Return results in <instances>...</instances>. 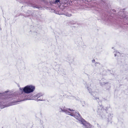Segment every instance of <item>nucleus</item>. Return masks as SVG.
I'll list each match as a JSON object with an SVG mask.
<instances>
[{"instance_id": "4be33fe9", "label": "nucleus", "mask_w": 128, "mask_h": 128, "mask_svg": "<svg viewBox=\"0 0 128 128\" xmlns=\"http://www.w3.org/2000/svg\"><path fill=\"white\" fill-rule=\"evenodd\" d=\"M43 1L44 2L45 0H43Z\"/></svg>"}, {"instance_id": "9b49d317", "label": "nucleus", "mask_w": 128, "mask_h": 128, "mask_svg": "<svg viewBox=\"0 0 128 128\" xmlns=\"http://www.w3.org/2000/svg\"><path fill=\"white\" fill-rule=\"evenodd\" d=\"M64 15L66 16H67L68 17H70L72 15L71 14H69L68 13H66Z\"/></svg>"}, {"instance_id": "6e6552de", "label": "nucleus", "mask_w": 128, "mask_h": 128, "mask_svg": "<svg viewBox=\"0 0 128 128\" xmlns=\"http://www.w3.org/2000/svg\"><path fill=\"white\" fill-rule=\"evenodd\" d=\"M58 2L60 4H67L68 2L67 0H56L54 3L56 4Z\"/></svg>"}, {"instance_id": "dca6fc26", "label": "nucleus", "mask_w": 128, "mask_h": 128, "mask_svg": "<svg viewBox=\"0 0 128 128\" xmlns=\"http://www.w3.org/2000/svg\"><path fill=\"white\" fill-rule=\"evenodd\" d=\"M8 92V91H6L5 92H5V93H6L7 92Z\"/></svg>"}, {"instance_id": "aec40b11", "label": "nucleus", "mask_w": 128, "mask_h": 128, "mask_svg": "<svg viewBox=\"0 0 128 128\" xmlns=\"http://www.w3.org/2000/svg\"><path fill=\"white\" fill-rule=\"evenodd\" d=\"M55 13H56V14H58V13H57V12H55Z\"/></svg>"}, {"instance_id": "4468645a", "label": "nucleus", "mask_w": 128, "mask_h": 128, "mask_svg": "<svg viewBox=\"0 0 128 128\" xmlns=\"http://www.w3.org/2000/svg\"><path fill=\"white\" fill-rule=\"evenodd\" d=\"M112 116L111 115V114H110V116L108 118V120H109V119L110 120L112 119Z\"/></svg>"}, {"instance_id": "f257e3e1", "label": "nucleus", "mask_w": 128, "mask_h": 128, "mask_svg": "<svg viewBox=\"0 0 128 128\" xmlns=\"http://www.w3.org/2000/svg\"><path fill=\"white\" fill-rule=\"evenodd\" d=\"M62 112H65L66 114L74 116L79 121V122L82 124V127L84 128H91L92 125L89 123L86 122L84 119L81 118L80 115L77 111H75L70 108H67L65 107L60 108Z\"/></svg>"}, {"instance_id": "f03ea898", "label": "nucleus", "mask_w": 128, "mask_h": 128, "mask_svg": "<svg viewBox=\"0 0 128 128\" xmlns=\"http://www.w3.org/2000/svg\"><path fill=\"white\" fill-rule=\"evenodd\" d=\"M17 99V97L15 94H9L7 95V96H6V97L5 98V100H7V102L8 101H11L13 100V101H12L13 103H16L22 100H16Z\"/></svg>"}, {"instance_id": "0eeeda50", "label": "nucleus", "mask_w": 128, "mask_h": 128, "mask_svg": "<svg viewBox=\"0 0 128 128\" xmlns=\"http://www.w3.org/2000/svg\"><path fill=\"white\" fill-rule=\"evenodd\" d=\"M100 111L101 112L99 114L100 116H101V117L102 119L105 118H106L105 115V114L106 113V110L102 109H101Z\"/></svg>"}, {"instance_id": "6ab92c4d", "label": "nucleus", "mask_w": 128, "mask_h": 128, "mask_svg": "<svg viewBox=\"0 0 128 128\" xmlns=\"http://www.w3.org/2000/svg\"><path fill=\"white\" fill-rule=\"evenodd\" d=\"M99 100V99H97V100H96L97 101H98V102H98V100Z\"/></svg>"}, {"instance_id": "423d86ee", "label": "nucleus", "mask_w": 128, "mask_h": 128, "mask_svg": "<svg viewBox=\"0 0 128 128\" xmlns=\"http://www.w3.org/2000/svg\"><path fill=\"white\" fill-rule=\"evenodd\" d=\"M90 86H88L87 87V88L89 92L92 96H93L94 98L93 99H96L97 100V99H99V98L96 97L95 96L97 95L98 93L95 92H93L92 91V90L90 88Z\"/></svg>"}, {"instance_id": "39448f33", "label": "nucleus", "mask_w": 128, "mask_h": 128, "mask_svg": "<svg viewBox=\"0 0 128 128\" xmlns=\"http://www.w3.org/2000/svg\"><path fill=\"white\" fill-rule=\"evenodd\" d=\"M100 83L101 86H107V87L106 88L107 90L110 88V84L106 81V80L104 78H102L101 80H100Z\"/></svg>"}, {"instance_id": "1a4fd4ad", "label": "nucleus", "mask_w": 128, "mask_h": 128, "mask_svg": "<svg viewBox=\"0 0 128 128\" xmlns=\"http://www.w3.org/2000/svg\"><path fill=\"white\" fill-rule=\"evenodd\" d=\"M28 5L29 6L33 7L34 8H37L38 9H40L42 8L41 6H37V5H34V4L31 3L30 2H28Z\"/></svg>"}, {"instance_id": "ddd939ff", "label": "nucleus", "mask_w": 128, "mask_h": 128, "mask_svg": "<svg viewBox=\"0 0 128 128\" xmlns=\"http://www.w3.org/2000/svg\"><path fill=\"white\" fill-rule=\"evenodd\" d=\"M120 54V53L119 52H117L116 54H114V56H118Z\"/></svg>"}, {"instance_id": "2eb2a0df", "label": "nucleus", "mask_w": 128, "mask_h": 128, "mask_svg": "<svg viewBox=\"0 0 128 128\" xmlns=\"http://www.w3.org/2000/svg\"><path fill=\"white\" fill-rule=\"evenodd\" d=\"M20 90H22V91L23 90L24 91V88H20Z\"/></svg>"}, {"instance_id": "20e7f679", "label": "nucleus", "mask_w": 128, "mask_h": 128, "mask_svg": "<svg viewBox=\"0 0 128 128\" xmlns=\"http://www.w3.org/2000/svg\"><path fill=\"white\" fill-rule=\"evenodd\" d=\"M44 95V94L40 93L33 96L32 98V99L37 101L45 100L43 98V96Z\"/></svg>"}, {"instance_id": "a211bd4d", "label": "nucleus", "mask_w": 128, "mask_h": 128, "mask_svg": "<svg viewBox=\"0 0 128 128\" xmlns=\"http://www.w3.org/2000/svg\"><path fill=\"white\" fill-rule=\"evenodd\" d=\"M2 93H0V96L2 95Z\"/></svg>"}, {"instance_id": "412c9836", "label": "nucleus", "mask_w": 128, "mask_h": 128, "mask_svg": "<svg viewBox=\"0 0 128 128\" xmlns=\"http://www.w3.org/2000/svg\"><path fill=\"white\" fill-rule=\"evenodd\" d=\"M114 11L115 10H113Z\"/></svg>"}, {"instance_id": "7ed1b4c3", "label": "nucleus", "mask_w": 128, "mask_h": 128, "mask_svg": "<svg viewBox=\"0 0 128 128\" xmlns=\"http://www.w3.org/2000/svg\"><path fill=\"white\" fill-rule=\"evenodd\" d=\"M35 86H34L30 85H28L24 88V92L27 94H29L35 90Z\"/></svg>"}, {"instance_id": "f3484780", "label": "nucleus", "mask_w": 128, "mask_h": 128, "mask_svg": "<svg viewBox=\"0 0 128 128\" xmlns=\"http://www.w3.org/2000/svg\"><path fill=\"white\" fill-rule=\"evenodd\" d=\"M94 61L95 60H92V62H94Z\"/></svg>"}, {"instance_id": "f8f14e48", "label": "nucleus", "mask_w": 128, "mask_h": 128, "mask_svg": "<svg viewBox=\"0 0 128 128\" xmlns=\"http://www.w3.org/2000/svg\"><path fill=\"white\" fill-rule=\"evenodd\" d=\"M81 103L83 106H84L85 105V102L84 101H82L81 102Z\"/></svg>"}, {"instance_id": "9d476101", "label": "nucleus", "mask_w": 128, "mask_h": 128, "mask_svg": "<svg viewBox=\"0 0 128 128\" xmlns=\"http://www.w3.org/2000/svg\"><path fill=\"white\" fill-rule=\"evenodd\" d=\"M102 4H103V6H102V7L103 6V8H106V6L108 5L107 3H106V2H104L103 1H102V2L100 4V5H101Z\"/></svg>"}]
</instances>
